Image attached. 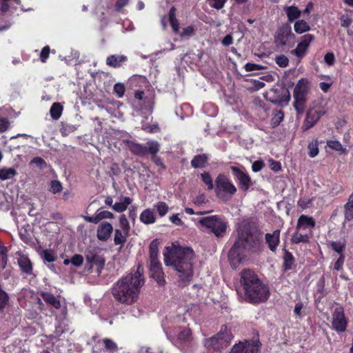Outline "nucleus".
Here are the masks:
<instances>
[{"instance_id": "nucleus-11", "label": "nucleus", "mask_w": 353, "mask_h": 353, "mask_svg": "<svg viewBox=\"0 0 353 353\" xmlns=\"http://www.w3.org/2000/svg\"><path fill=\"white\" fill-rule=\"evenodd\" d=\"M128 148L130 152L135 155L144 157L150 154L154 156L159 151L160 145L155 141H148L145 145L131 142L128 144Z\"/></svg>"}, {"instance_id": "nucleus-62", "label": "nucleus", "mask_w": 353, "mask_h": 353, "mask_svg": "<svg viewBox=\"0 0 353 353\" xmlns=\"http://www.w3.org/2000/svg\"><path fill=\"white\" fill-rule=\"evenodd\" d=\"M9 127L8 120L6 118L0 119V132H5Z\"/></svg>"}, {"instance_id": "nucleus-31", "label": "nucleus", "mask_w": 353, "mask_h": 353, "mask_svg": "<svg viewBox=\"0 0 353 353\" xmlns=\"http://www.w3.org/2000/svg\"><path fill=\"white\" fill-rule=\"evenodd\" d=\"M17 174L13 168H3L0 169V179L2 181L10 179Z\"/></svg>"}, {"instance_id": "nucleus-61", "label": "nucleus", "mask_w": 353, "mask_h": 353, "mask_svg": "<svg viewBox=\"0 0 353 353\" xmlns=\"http://www.w3.org/2000/svg\"><path fill=\"white\" fill-rule=\"evenodd\" d=\"M194 33V28L192 26H188L186 28H184L182 30V32L180 33V35L181 37H190Z\"/></svg>"}, {"instance_id": "nucleus-30", "label": "nucleus", "mask_w": 353, "mask_h": 353, "mask_svg": "<svg viewBox=\"0 0 353 353\" xmlns=\"http://www.w3.org/2000/svg\"><path fill=\"white\" fill-rule=\"evenodd\" d=\"M140 220L145 224H151L154 223L155 216L153 211L146 209L143 211L140 215Z\"/></svg>"}, {"instance_id": "nucleus-3", "label": "nucleus", "mask_w": 353, "mask_h": 353, "mask_svg": "<svg viewBox=\"0 0 353 353\" xmlns=\"http://www.w3.org/2000/svg\"><path fill=\"white\" fill-rule=\"evenodd\" d=\"M131 279L130 277H123L113 285L112 294L118 302L132 305L137 301L141 286Z\"/></svg>"}, {"instance_id": "nucleus-5", "label": "nucleus", "mask_w": 353, "mask_h": 353, "mask_svg": "<svg viewBox=\"0 0 353 353\" xmlns=\"http://www.w3.org/2000/svg\"><path fill=\"white\" fill-rule=\"evenodd\" d=\"M232 338L233 336L230 330H228L227 326L223 325L216 335L205 339L204 345L207 348H212L215 351L221 352L228 347Z\"/></svg>"}, {"instance_id": "nucleus-50", "label": "nucleus", "mask_w": 353, "mask_h": 353, "mask_svg": "<svg viewBox=\"0 0 353 353\" xmlns=\"http://www.w3.org/2000/svg\"><path fill=\"white\" fill-rule=\"evenodd\" d=\"M327 146L334 150L336 151H344L345 150L343 148L342 145L341 143L338 141H327Z\"/></svg>"}, {"instance_id": "nucleus-35", "label": "nucleus", "mask_w": 353, "mask_h": 353, "mask_svg": "<svg viewBox=\"0 0 353 353\" xmlns=\"http://www.w3.org/2000/svg\"><path fill=\"white\" fill-rule=\"evenodd\" d=\"M63 108L59 103L52 104L50 108V115L52 119L57 120L60 118L62 113Z\"/></svg>"}, {"instance_id": "nucleus-58", "label": "nucleus", "mask_w": 353, "mask_h": 353, "mask_svg": "<svg viewBox=\"0 0 353 353\" xmlns=\"http://www.w3.org/2000/svg\"><path fill=\"white\" fill-rule=\"evenodd\" d=\"M264 163L262 161H256L252 163V168L253 172H257L263 169Z\"/></svg>"}, {"instance_id": "nucleus-26", "label": "nucleus", "mask_w": 353, "mask_h": 353, "mask_svg": "<svg viewBox=\"0 0 353 353\" xmlns=\"http://www.w3.org/2000/svg\"><path fill=\"white\" fill-rule=\"evenodd\" d=\"M143 272V266L139 265L137 267V270L135 272L130 273L128 274L125 277L131 278V281H133V282L136 283L137 284L142 287L144 283V279L143 278H142Z\"/></svg>"}, {"instance_id": "nucleus-54", "label": "nucleus", "mask_w": 353, "mask_h": 353, "mask_svg": "<svg viewBox=\"0 0 353 353\" xmlns=\"http://www.w3.org/2000/svg\"><path fill=\"white\" fill-rule=\"evenodd\" d=\"M97 214L99 222L105 219H113L114 214L109 211H102L99 212Z\"/></svg>"}, {"instance_id": "nucleus-57", "label": "nucleus", "mask_w": 353, "mask_h": 353, "mask_svg": "<svg viewBox=\"0 0 353 353\" xmlns=\"http://www.w3.org/2000/svg\"><path fill=\"white\" fill-rule=\"evenodd\" d=\"M50 53V47L48 46H45L40 54V59L42 62H46Z\"/></svg>"}, {"instance_id": "nucleus-15", "label": "nucleus", "mask_w": 353, "mask_h": 353, "mask_svg": "<svg viewBox=\"0 0 353 353\" xmlns=\"http://www.w3.org/2000/svg\"><path fill=\"white\" fill-rule=\"evenodd\" d=\"M261 345L259 340L239 342L232 347L230 353H259Z\"/></svg>"}, {"instance_id": "nucleus-40", "label": "nucleus", "mask_w": 353, "mask_h": 353, "mask_svg": "<svg viewBox=\"0 0 353 353\" xmlns=\"http://www.w3.org/2000/svg\"><path fill=\"white\" fill-rule=\"evenodd\" d=\"M309 156L312 158L319 154V147L317 141H312L308 144Z\"/></svg>"}, {"instance_id": "nucleus-1", "label": "nucleus", "mask_w": 353, "mask_h": 353, "mask_svg": "<svg viewBox=\"0 0 353 353\" xmlns=\"http://www.w3.org/2000/svg\"><path fill=\"white\" fill-rule=\"evenodd\" d=\"M238 236L229 251L231 265L236 268L244 259L245 252H256L262 241L263 233L251 225L248 220L242 221L237 230Z\"/></svg>"}, {"instance_id": "nucleus-21", "label": "nucleus", "mask_w": 353, "mask_h": 353, "mask_svg": "<svg viewBox=\"0 0 353 353\" xmlns=\"http://www.w3.org/2000/svg\"><path fill=\"white\" fill-rule=\"evenodd\" d=\"M170 340L175 345L189 342L192 340V331L189 328H183L178 332L176 339L173 338Z\"/></svg>"}, {"instance_id": "nucleus-43", "label": "nucleus", "mask_w": 353, "mask_h": 353, "mask_svg": "<svg viewBox=\"0 0 353 353\" xmlns=\"http://www.w3.org/2000/svg\"><path fill=\"white\" fill-rule=\"evenodd\" d=\"M275 61L276 64L281 68L287 67L289 63L288 58L283 54L276 57Z\"/></svg>"}, {"instance_id": "nucleus-34", "label": "nucleus", "mask_w": 353, "mask_h": 353, "mask_svg": "<svg viewBox=\"0 0 353 353\" xmlns=\"http://www.w3.org/2000/svg\"><path fill=\"white\" fill-rule=\"evenodd\" d=\"M309 236L307 234H302L299 232V230L295 231L294 234L292 235L291 241L293 243H307L309 241Z\"/></svg>"}, {"instance_id": "nucleus-19", "label": "nucleus", "mask_w": 353, "mask_h": 353, "mask_svg": "<svg viewBox=\"0 0 353 353\" xmlns=\"http://www.w3.org/2000/svg\"><path fill=\"white\" fill-rule=\"evenodd\" d=\"M231 170H232L234 175L239 181L241 188L244 191H247L251 185L250 177L237 167L232 166Z\"/></svg>"}, {"instance_id": "nucleus-10", "label": "nucleus", "mask_w": 353, "mask_h": 353, "mask_svg": "<svg viewBox=\"0 0 353 353\" xmlns=\"http://www.w3.org/2000/svg\"><path fill=\"white\" fill-rule=\"evenodd\" d=\"M245 299L253 303H259L265 301L269 296L268 288L261 281L255 283L245 293Z\"/></svg>"}, {"instance_id": "nucleus-32", "label": "nucleus", "mask_w": 353, "mask_h": 353, "mask_svg": "<svg viewBox=\"0 0 353 353\" xmlns=\"http://www.w3.org/2000/svg\"><path fill=\"white\" fill-rule=\"evenodd\" d=\"M175 11H176V9L174 6L170 8V10L169 11V19H170V25L172 28L173 32L174 33H178L179 29V23L175 17Z\"/></svg>"}, {"instance_id": "nucleus-2", "label": "nucleus", "mask_w": 353, "mask_h": 353, "mask_svg": "<svg viewBox=\"0 0 353 353\" xmlns=\"http://www.w3.org/2000/svg\"><path fill=\"white\" fill-rule=\"evenodd\" d=\"M163 255L165 264L172 265L179 272L181 283L185 285L189 283L192 277L193 250L189 248L166 247Z\"/></svg>"}, {"instance_id": "nucleus-63", "label": "nucleus", "mask_w": 353, "mask_h": 353, "mask_svg": "<svg viewBox=\"0 0 353 353\" xmlns=\"http://www.w3.org/2000/svg\"><path fill=\"white\" fill-rule=\"evenodd\" d=\"M129 0H117L115 3V9L120 12L122 8L128 3Z\"/></svg>"}, {"instance_id": "nucleus-59", "label": "nucleus", "mask_w": 353, "mask_h": 353, "mask_svg": "<svg viewBox=\"0 0 353 353\" xmlns=\"http://www.w3.org/2000/svg\"><path fill=\"white\" fill-rule=\"evenodd\" d=\"M352 20L347 15H343L341 17V25L342 27L348 28L351 24Z\"/></svg>"}, {"instance_id": "nucleus-14", "label": "nucleus", "mask_w": 353, "mask_h": 353, "mask_svg": "<svg viewBox=\"0 0 353 353\" xmlns=\"http://www.w3.org/2000/svg\"><path fill=\"white\" fill-rule=\"evenodd\" d=\"M215 192L218 197L223 198V192L233 195L236 192V187L230 181L226 176L220 174L215 180Z\"/></svg>"}, {"instance_id": "nucleus-4", "label": "nucleus", "mask_w": 353, "mask_h": 353, "mask_svg": "<svg viewBox=\"0 0 353 353\" xmlns=\"http://www.w3.org/2000/svg\"><path fill=\"white\" fill-rule=\"evenodd\" d=\"M310 90L309 81L305 78H302L296 84L293 98L294 101L293 106L299 115L303 114L305 110L306 103L307 101V94Z\"/></svg>"}, {"instance_id": "nucleus-13", "label": "nucleus", "mask_w": 353, "mask_h": 353, "mask_svg": "<svg viewBox=\"0 0 353 353\" xmlns=\"http://www.w3.org/2000/svg\"><path fill=\"white\" fill-rule=\"evenodd\" d=\"M85 259L90 265V268H92L94 265L97 267L99 273L103 268L105 262L102 250L96 247L89 248L86 250Z\"/></svg>"}, {"instance_id": "nucleus-23", "label": "nucleus", "mask_w": 353, "mask_h": 353, "mask_svg": "<svg viewBox=\"0 0 353 353\" xmlns=\"http://www.w3.org/2000/svg\"><path fill=\"white\" fill-rule=\"evenodd\" d=\"M18 265L21 270L26 274H32V265L29 258L23 254H21L18 259Z\"/></svg>"}, {"instance_id": "nucleus-22", "label": "nucleus", "mask_w": 353, "mask_h": 353, "mask_svg": "<svg viewBox=\"0 0 353 353\" xmlns=\"http://www.w3.org/2000/svg\"><path fill=\"white\" fill-rule=\"evenodd\" d=\"M112 232V226L108 222H103L97 229V237L102 241L107 240Z\"/></svg>"}, {"instance_id": "nucleus-41", "label": "nucleus", "mask_w": 353, "mask_h": 353, "mask_svg": "<svg viewBox=\"0 0 353 353\" xmlns=\"http://www.w3.org/2000/svg\"><path fill=\"white\" fill-rule=\"evenodd\" d=\"M8 301L9 296L8 294L0 288V310L6 307Z\"/></svg>"}, {"instance_id": "nucleus-16", "label": "nucleus", "mask_w": 353, "mask_h": 353, "mask_svg": "<svg viewBox=\"0 0 353 353\" xmlns=\"http://www.w3.org/2000/svg\"><path fill=\"white\" fill-rule=\"evenodd\" d=\"M256 274L251 270L245 269L241 272L240 283L243 294L250 289L251 286L254 285L255 283L260 282Z\"/></svg>"}, {"instance_id": "nucleus-53", "label": "nucleus", "mask_w": 353, "mask_h": 353, "mask_svg": "<svg viewBox=\"0 0 353 353\" xmlns=\"http://www.w3.org/2000/svg\"><path fill=\"white\" fill-rule=\"evenodd\" d=\"M71 263L76 267L81 266L83 263V257L81 254H74L71 259Z\"/></svg>"}, {"instance_id": "nucleus-37", "label": "nucleus", "mask_w": 353, "mask_h": 353, "mask_svg": "<svg viewBox=\"0 0 353 353\" xmlns=\"http://www.w3.org/2000/svg\"><path fill=\"white\" fill-rule=\"evenodd\" d=\"M285 253L283 256V260H284V268L285 270H290L292 267L293 263H294V257L292 254L287 251L286 250H284Z\"/></svg>"}, {"instance_id": "nucleus-24", "label": "nucleus", "mask_w": 353, "mask_h": 353, "mask_svg": "<svg viewBox=\"0 0 353 353\" xmlns=\"http://www.w3.org/2000/svg\"><path fill=\"white\" fill-rule=\"evenodd\" d=\"M315 225V221L312 217L303 214L298 219L296 230H299L301 228H314Z\"/></svg>"}, {"instance_id": "nucleus-9", "label": "nucleus", "mask_w": 353, "mask_h": 353, "mask_svg": "<svg viewBox=\"0 0 353 353\" xmlns=\"http://www.w3.org/2000/svg\"><path fill=\"white\" fill-rule=\"evenodd\" d=\"M274 43L277 48L286 46H293L295 43V35L292 32L291 26L283 23L278 28L274 35Z\"/></svg>"}, {"instance_id": "nucleus-8", "label": "nucleus", "mask_w": 353, "mask_h": 353, "mask_svg": "<svg viewBox=\"0 0 353 353\" xmlns=\"http://www.w3.org/2000/svg\"><path fill=\"white\" fill-rule=\"evenodd\" d=\"M199 222L217 237L223 236L226 233L228 224L217 215L203 217Z\"/></svg>"}, {"instance_id": "nucleus-64", "label": "nucleus", "mask_w": 353, "mask_h": 353, "mask_svg": "<svg viewBox=\"0 0 353 353\" xmlns=\"http://www.w3.org/2000/svg\"><path fill=\"white\" fill-rule=\"evenodd\" d=\"M114 210L118 212H122L126 210L125 205L122 202H118L112 205Z\"/></svg>"}, {"instance_id": "nucleus-46", "label": "nucleus", "mask_w": 353, "mask_h": 353, "mask_svg": "<svg viewBox=\"0 0 353 353\" xmlns=\"http://www.w3.org/2000/svg\"><path fill=\"white\" fill-rule=\"evenodd\" d=\"M105 347L110 352H116L118 350L117 344L111 339H103Z\"/></svg>"}, {"instance_id": "nucleus-55", "label": "nucleus", "mask_w": 353, "mask_h": 353, "mask_svg": "<svg viewBox=\"0 0 353 353\" xmlns=\"http://www.w3.org/2000/svg\"><path fill=\"white\" fill-rule=\"evenodd\" d=\"M244 68H245V70L248 72L254 71V70H259L265 68V67H263L261 65L251 63H246L245 65Z\"/></svg>"}, {"instance_id": "nucleus-60", "label": "nucleus", "mask_w": 353, "mask_h": 353, "mask_svg": "<svg viewBox=\"0 0 353 353\" xmlns=\"http://www.w3.org/2000/svg\"><path fill=\"white\" fill-rule=\"evenodd\" d=\"M121 173V169L119 165L116 163H112L110 165V174L114 176H117Z\"/></svg>"}, {"instance_id": "nucleus-28", "label": "nucleus", "mask_w": 353, "mask_h": 353, "mask_svg": "<svg viewBox=\"0 0 353 353\" xmlns=\"http://www.w3.org/2000/svg\"><path fill=\"white\" fill-rule=\"evenodd\" d=\"M284 10L288 16V21L290 22L299 18L301 13L298 8L294 6L285 7Z\"/></svg>"}, {"instance_id": "nucleus-7", "label": "nucleus", "mask_w": 353, "mask_h": 353, "mask_svg": "<svg viewBox=\"0 0 353 353\" xmlns=\"http://www.w3.org/2000/svg\"><path fill=\"white\" fill-rule=\"evenodd\" d=\"M323 101L322 99L315 101L312 103V106L310 108L306 114V117L302 125L303 131H307L312 128L327 112V108L322 105Z\"/></svg>"}, {"instance_id": "nucleus-33", "label": "nucleus", "mask_w": 353, "mask_h": 353, "mask_svg": "<svg viewBox=\"0 0 353 353\" xmlns=\"http://www.w3.org/2000/svg\"><path fill=\"white\" fill-rule=\"evenodd\" d=\"M294 31L298 34H302L310 30V26L303 19L296 21L294 26Z\"/></svg>"}, {"instance_id": "nucleus-25", "label": "nucleus", "mask_w": 353, "mask_h": 353, "mask_svg": "<svg viewBox=\"0 0 353 353\" xmlns=\"http://www.w3.org/2000/svg\"><path fill=\"white\" fill-rule=\"evenodd\" d=\"M127 60L124 55H110L107 57L106 63L113 68L120 67L121 63Z\"/></svg>"}, {"instance_id": "nucleus-36", "label": "nucleus", "mask_w": 353, "mask_h": 353, "mask_svg": "<svg viewBox=\"0 0 353 353\" xmlns=\"http://www.w3.org/2000/svg\"><path fill=\"white\" fill-rule=\"evenodd\" d=\"M41 256L45 261L48 263L54 262L57 259L55 252L52 250H43Z\"/></svg>"}, {"instance_id": "nucleus-38", "label": "nucleus", "mask_w": 353, "mask_h": 353, "mask_svg": "<svg viewBox=\"0 0 353 353\" xmlns=\"http://www.w3.org/2000/svg\"><path fill=\"white\" fill-rule=\"evenodd\" d=\"M201 177L202 181L208 186V190H212L214 188L212 179L209 172H204L201 174Z\"/></svg>"}, {"instance_id": "nucleus-51", "label": "nucleus", "mask_w": 353, "mask_h": 353, "mask_svg": "<svg viewBox=\"0 0 353 353\" xmlns=\"http://www.w3.org/2000/svg\"><path fill=\"white\" fill-rule=\"evenodd\" d=\"M331 248L336 252L341 254L344 250L345 245L340 241H332Z\"/></svg>"}, {"instance_id": "nucleus-49", "label": "nucleus", "mask_w": 353, "mask_h": 353, "mask_svg": "<svg viewBox=\"0 0 353 353\" xmlns=\"http://www.w3.org/2000/svg\"><path fill=\"white\" fill-rule=\"evenodd\" d=\"M227 0H208L209 5L217 10L221 9Z\"/></svg>"}, {"instance_id": "nucleus-17", "label": "nucleus", "mask_w": 353, "mask_h": 353, "mask_svg": "<svg viewBox=\"0 0 353 353\" xmlns=\"http://www.w3.org/2000/svg\"><path fill=\"white\" fill-rule=\"evenodd\" d=\"M332 325L334 330L343 332L347 327V321L344 315V310L342 307H337L334 309L332 314Z\"/></svg>"}, {"instance_id": "nucleus-44", "label": "nucleus", "mask_w": 353, "mask_h": 353, "mask_svg": "<svg viewBox=\"0 0 353 353\" xmlns=\"http://www.w3.org/2000/svg\"><path fill=\"white\" fill-rule=\"evenodd\" d=\"M30 164H35L37 166H38L40 169L43 170L47 167V163L45 161L44 159L39 157H36L33 158L30 162Z\"/></svg>"}, {"instance_id": "nucleus-20", "label": "nucleus", "mask_w": 353, "mask_h": 353, "mask_svg": "<svg viewBox=\"0 0 353 353\" xmlns=\"http://www.w3.org/2000/svg\"><path fill=\"white\" fill-rule=\"evenodd\" d=\"M279 236L280 230H276L272 234L267 233L265 234V241L271 251L275 252L276 250L277 246L280 242Z\"/></svg>"}, {"instance_id": "nucleus-18", "label": "nucleus", "mask_w": 353, "mask_h": 353, "mask_svg": "<svg viewBox=\"0 0 353 353\" xmlns=\"http://www.w3.org/2000/svg\"><path fill=\"white\" fill-rule=\"evenodd\" d=\"M314 39V36L311 34H306L301 37V41L298 43L296 48L292 51V53L296 55L297 57H303L310 44V43Z\"/></svg>"}, {"instance_id": "nucleus-6", "label": "nucleus", "mask_w": 353, "mask_h": 353, "mask_svg": "<svg viewBox=\"0 0 353 353\" xmlns=\"http://www.w3.org/2000/svg\"><path fill=\"white\" fill-rule=\"evenodd\" d=\"M159 242L157 239L153 240L150 244V273L151 277L157 282L163 285L165 284L164 274L162 270L161 264L158 260Z\"/></svg>"}, {"instance_id": "nucleus-47", "label": "nucleus", "mask_w": 353, "mask_h": 353, "mask_svg": "<svg viewBox=\"0 0 353 353\" xmlns=\"http://www.w3.org/2000/svg\"><path fill=\"white\" fill-rule=\"evenodd\" d=\"M125 88L123 83H117L114 86V92L118 97H122L125 93Z\"/></svg>"}, {"instance_id": "nucleus-48", "label": "nucleus", "mask_w": 353, "mask_h": 353, "mask_svg": "<svg viewBox=\"0 0 353 353\" xmlns=\"http://www.w3.org/2000/svg\"><path fill=\"white\" fill-rule=\"evenodd\" d=\"M156 208L161 216H164L168 210V206L164 202H159L157 204Z\"/></svg>"}, {"instance_id": "nucleus-12", "label": "nucleus", "mask_w": 353, "mask_h": 353, "mask_svg": "<svg viewBox=\"0 0 353 353\" xmlns=\"http://www.w3.org/2000/svg\"><path fill=\"white\" fill-rule=\"evenodd\" d=\"M264 97L274 104L288 103L290 100V93L285 87L280 86L267 91Z\"/></svg>"}, {"instance_id": "nucleus-56", "label": "nucleus", "mask_w": 353, "mask_h": 353, "mask_svg": "<svg viewBox=\"0 0 353 353\" xmlns=\"http://www.w3.org/2000/svg\"><path fill=\"white\" fill-rule=\"evenodd\" d=\"M324 61L328 65H332L335 61L334 54L332 52H327L325 54Z\"/></svg>"}, {"instance_id": "nucleus-42", "label": "nucleus", "mask_w": 353, "mask_h": 353, "mask_svg": "<svg viewBox=\"0 0 353 353\" xmlns=\"http://www.w3.org/2000/svg\"><path fill=\"white\" fill-rule=\"evenodd\" d=\"M120 227L123 230L125 234H128L130 230L129 222L125 216V215L123 214L121 216L119 219Z\"/></svg>"}, {"instance_id": "nucleus-27", "label": "nucleus", "mask_w": 353, "mask_h": 353, "mask_svg": "<svg viewBox=\"0 0 353 353\" xmlns=\"http://www.w3.org/2000/svg\"><path fill=\"white\" fill-rule=\"evenodd\" d=\"M208 161V156L205 154L195 156L191 161V165L194 168H204Z\"/></svg>"}, {"instance_id": "nucleus-29", "label": "nucleus", "mask_w": 353, "mask_h": 353, "mask_svg": "<svg viewBox=\"0 0 353 353\" xmlns=\"http://www.w3.org/2000/svg\"><path fill=\"white\" fill-rule=\"evenodd\" d=\"M41 296L43 299L48 303L50 304L56 309L61 307V303L52 294L48 292H42Z\"/></svg>"}, {"instance_id": "nucleus-45", "label": "nucleus", "mask_w": 353, "mask_h": 353, "mask_svg": "<svg viewBox=\"0 0 353 353\" xmlns=\"http://www.w3.org/2000/svg\"><path fill=\"white\" fill-rule=\"evenodd\" d=\"M62 190V185L60 181L54 180L50 183V191L53 194L60 192Z\"/></svg>"}, {"instance_id": "nucleus-52", "label": "nucleus", "mask_w": 353, "mask_h": 353, "mask_svg": "<svg viewBox=\"0 0 353 353\" xmlns=\"http://www.w3.org/2000/svg\"><path fill=\"white\" fill-rule=\"evenodd\" d=\"M345 218L347 221L353 219V205L345 204Z\"/></svg>"}, {"instance_id": "nucleus-39", "label": "nucleus", "mask_w": 353, "mask_h": 353, "mask_svg": "<svg viewBox=\"0 0 353 353\" xmlns=\"http://www.w3.org/2000/svg\"><path fill=\"white\" fill-rule=\"evenodd\" d=\"M126 234H123L120 230H115L114 241L116 245L123 244L126 241Z\"/></svg>"}]
</instances>
